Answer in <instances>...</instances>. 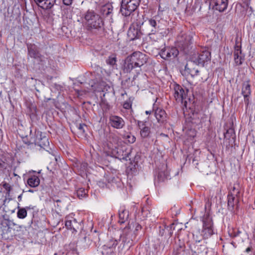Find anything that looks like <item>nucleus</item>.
I'll use <instances>...</instances> for the list:
<instances>
[{
  "label": "nucleus",
  "mask_w": 255,
  "mask_h": 255,
  "mask_svg": "<svg viewBox=\"0 0 255 255\" xmlns=\"http://www.w3.org/2000/svg\"><path fill=\"white\" fill-rule=\"evenodd\" d=\"M84 18L87 30L94 33L104 31V21L100 16L94 10H88L85 13Z\"/></svg>",
  "instance_id": "obj_1"
},
{
  "label": "nucleus",
  "mask_w": 255,
  "mask_h": 255,
  "mask_svg": "<svg viewBox=\"0 0 255 255\" xmlns=\"http://www.w3.org/2000/svg\"><path fill=\"white\" fill-rule=\"evenodd\" d=\"M148 56L145 54L136 51L128 56L125 60L124 70L130 73L136 67H140L147 61Z\"/></svg>",
  "instance_id": "obj_2"
},
{
  "label": "nucleus",
  "mask_w": 255,
  "mask_h": 255,
  "mask_svg": "<svg viewBox=\"0 0 255 255\" xmlns=\"http://www.w3.org/2000/svg\"><path fill=\"white\" fill-rule=\"evenodd\" d=\"M159 16H154L145 19L140 26V30L144 34L148 35L155 34L160 29Z\"/></svg>",
  "instance_id": "obj_3"
},
{
  "label": "nucleus",
  "mask_w": 255,
  "mask_h": 255,
  "mask_svg": "<svg viewBox=\"0 0 255 255\" xmlns=\"http://www.w3.org/2000/svg\"><path fill=\"white\" fill-rule=\"evenodd\" d=\"M140 0H122L120 11L125 16H129L138 7Z\"/></svg>",
  "instance_id": "obj_4"
},
{
  "label": "nucleus",
  "mask_w": 255,
  "mask_h": 255,
  "mask_svg": "<svg viewBox=\"0 0 255 255\" xmlns=\"http://www.w3.org/2000/svg\"><path fill=\"white\" fill-rule=\"evenodd\" d=\"M30 143L34 144L35 146H37L40 147V149H43L48 151L49 142L48 138L42 135V133L40 131L35 132V137H31Z\"/></svg>",
  "instance_id": "obj_5"
},
{
  "label": "nucleus",
  "mask_w": 255,
  "mask_h": 255,
  "mask_svg": "<svg viewBox=\"0 0 255 255\" xmlns=\"http://www.w3.org/2000/svg\"><path fill=\"white\" fill-rule=\"evenodd\" d=\"M202 221L203 225L201 235L203 239H208L214 234L212 220L209 214H206L204 216Z\"/></svg>",
  "instance_id": "obj_6"
},
{
  "label": "nucleus",
  "mask_w": 255,
  "mask_h": 255,
  "mask_svg": "<svg viewBox=\"0 0 255 255\" xmlns=\"http://www.w3.org/2000/svg\"><path fill=\"white\" fill-rule=\"evenodd\" d=\"M115 148L113 149V153L115 154L116 158L120 160H127L128 158L130 155L131 149L128 148L125 146H115Z\"/></svg>",
  "instance_id": "obj_7"
},
{
  "label": "nucleus",
  "mask_w": 255,
  "mask_h": 255,
  "mask_svg": "<svg viewBox=\"0 0 255 255\" xmlns=\"http://www.w3.org/2000/svg\"><path fill=\"white\" fill-rule=\"evenodd\" d=\"M179 54L178 50L175 47H165L160 52V55L165 60H171L175 58Z\"/></svg>",
  "instance_id": "obj_8"
},
{
  "label": "nucleus",
  "mask_w": 255,
  "mask_h": 255,
  "mask_svg": "<svg viewBox=\"0 0 255 255\" xmlns=\"http://www.w3.org/2000/svg\"><path fill=\"white\" fill-rule=\"evenodd\" d=\"M211 60V53L208 50H203L197 55L192 57V60L198 65H203L206 62Z\"/></svg>",
  "instance_id": "obj_9"
},
{
  "label": "nucleus",
  "mask_w": 255,
  "mask_h": 255,
  "mask_svg": "<svg viewBox=\"0 0 255 255\" xmlns=\"http://www.w3.org/2000/svg\"><path fill=\"white\" fill-rule=\"evenodd\" d=\"M192 43V37L190 35L181 33L177 37V45L185 50Z\"/></svg>",
  "instance_id": "obj_10"
},
{
  "label": "nucleus",
  "mask_w": 255,
  "mask_h": 255,
  "mask_svg": "<svg viewBox=\"0 0 255 255\" xmlns=\"http://www.w3.org/2000/svg\"><path fill=\"white\" fill-rule=\"evenodd\" d=\"M242 94L244 96L245 104L247 106H248L251 94V85L249 80L243 82L242 88Z\"/></svg>",
  "instance_id": "obj_11"
},
{
  "label": "nucleus",
  "mask_w": 255,
  "mask_h": 255,
  "mask_svg": "<svg viewBox=\"0 0 255 255\" xmlns=\"http://www.w3.org/2000/svg\"><path fill=\"white\" fill-rule=\"evenodd\" d=\"M28 54L29 56L36 59L37 61L42 62L44 61V57L37 50L35 45L30 44L27 45Z\"/></svg>",
  "instance_id": "obj_12"
},
{
  "label": "nucleus",
  "mask_w": 255,
  "mask_h": 255,
  "mask_svg": "<svg viewBox=\"0 0 255 255\" xmlns=\"http://www.w3.org/2000/svg\"><path fill=\"white\" fill-rule=\"evenodd\" d=\"M109 121L111 126L117 129L122 128L125 124L124 120L117 116H111Z\"/></svg>",
  "instance_id": "obj_13"
},
{
  "label": "nucleus",
  "mask_w": 255,
  "mask_h": 255,
  "mask_svg": "<svg viewBox=\"0 0 255 255\" xmlns=\"http://www.w3.org/2000/svg\"><path fill=\"white\" fill-rule=\"evenodd\" d=\"M174 96L176 100L183 103L186 96V93L183 88L179 85H176L174 86Z\"/></svg>",
  "instance_id": "obj_14"
},
{
  "label": "nucleus",
  "mask_w": 255,
  "mask_h": 255,
  "mask_svg": "<svg viewBox=\"0 0 255 255\" xmlns=\"http://www.w3.org/2000/svg\"><path fill=\"white\" fill-rule=\"evenodd\" d=\"M136 237V234L135 233H133L128 228H125L124 230L123 233V242L129 244L131 241H133L135 240Z\"/></svg>",
  "instance_id": "obj_15"
},
{
  "label": "nucleus",
  "mask_w": 255,
  "mask_h": 255,
  "mask_svg": "<svg viewBox=\"0 0 255 255\" xmlns=\"http://www.w3.org/2000/svg\"><path fill=\"white\" fill-rule=\"evenodd\" d=\"M213 2L215 8L220 12H223L227 8L228 0H213Z\"/></svg>",
  "instance_id": "obj_16"
},
{
  "label": "nucleus",
  "mask_w": 255,
  "mask_h": 255,
  "mask_svg": "<svg viewBox=\"0 0 255 255\" xmlns=\"http://www.w3.org/2000/svg\"><path fill=\"white\" fill-rule=\"evenodd\" d=\"M141 34H144L142 31L137 28L130 27L128 32V35L130 40H133L135 39L139 38Z\"/></svg>",
  "instance_id": "obj_17"
},
{
  "label": "nucleus",
  "mask_w": 255,
  "mask_h": 255,
  "mask_svg": "<svg viewBox=\"0 0 255 255\" xmlns=\"http://www.w3.org/2000/svg\"><path fill=\"white\" fill-rule=\"evenodd\" d=\"M199 73V70L195 69L194 68H192L190 63H187L185 66L184 71L182 72V75L187 76L190 75L192 77H194L197 75Z\"/></svg>",
  "instance_id": "obj_18"
},
{
  "label": "nucleus",
  "mask_w": 255,
  "mask_h": 255,
  "mask_svg": "<svg viewBox=\"0 0 255 255\" xmlns=\"http://www.w3.org/2000/svg\"><path fill=\"white\" fill-rule=\"evenodd\" d=\"M56 0H40L37 5L44 9H49L54 5Z\"/></svg>",
  "instance_id": "obj_19"
},
{
  "label": "nucleus",
  "mask_w": 255,
  "mask_h": 255,
  "mask_svg": "<svg viewBox=\"0 0 255 255\" xmlns=\"http://www.w3.org/2000/svg\"><path fill=\"white\" fill-rule=\"evenodd\" d=\"M241 188L238 183H234L231 185L228 195L236 196L239 198L240 195Z\"/></svg>",
  "instance_id": "obj_20"
},
{
  "label": "nucleus",
  "mask_w": 255,
  "mask_h": 255,
  "mask_svg": "<svg viewBox=\"0 0 255 255\" xmlns=\"http://www.w3.org/2000/svg\"><path fill=\"white\" fill-rule=\"evenodd\" d=\"M77 222L75 219L72 217L70 218L69 217H66L65 225L67 229L73 230L74 231H76L75 227L77 226Z\"/></svg>",
  "instance_id": "obj_21"
},
{
  "label": "nucleus",
  "mask_w": 255,
  "mask_h": 255,
  "mask_svg": "<svg viewBox=\"0 0 255 255\" xmlns=\"http://www.w3.org/2000/svg\"><path fill=\"white\" fill-rule=\"evenodd\" d=\"M155 116L158 122L163 123L166 120V114L164 110L157 108L155 111Z\"/></svg>",
  "instance_id": "obj_22"
},
{
  "label": "nucleus",
  "mask_w": 255,
  "mask_h": 255,
  "mask_svg": "<svg viewBox=\"0 0 255 255\" xmlns=\"http://www.w3.org/2000/svg\"><path fill=\"white\" fill-rule=\"evenodd\" d=\"M239 198L228 195V208L229 210L232 211L235 205L239 202Z\"/></svg>",
  "instance_id": "obj_23"
},
{
  "label": "nucleus",
  "mask_w": 255,
  "mask_h": 255,
  "mask_svg": "<svg viewBox=\"0 0 255 255\" xmlns=\"http://www.w3.org/2000/svg\"><path fill=\"white\" fill-rule=\"evenodd\" d=\"M9 164L5 159L0 158V177H3L8 171Z\"/></svg>",
  "instance_id": "obj_24"
},
{
  "label": "nucleus",
  "mask_w": 255,
  "mask_h": 255,
  "mask_svg": "<svg viewBox=\"0 0 255 255\" xmlns=\"http://www.w3.org/2000/svg\"><path fill=\"white\" fill-rule=\"evenodd\" d=\"M129 216L128 211L126 209H122L119 212V223L123 224L128 219Z\"/></svg>",
  "instance_id": "obj_25"
},
{
  "label": "nucleus",
  "mask_w": 255,
  "mask_h": 255,
  "mask_svg": "<svg viewBox=\"0 0 255 255\" xmlns=\"http://www.w3.org/2000/svg\"><path fill=\"white\" fill-rule=\"evenodd\" d=\"M27 182L30 187H35L39 185L40 180L37 176L34 175L29 178Z\"/></svg>",
  "instance_id": "obj_26"
},
{
  "label": "nucleus",
  "mask_w": 255,
  "mask_h": 255,
  "mask_svg": "<svg viewBox=\"0 0 255 255\" xmlns=\"http://www.w3.org/2000/svg\"><path fill=\"white\" fill-rule=\"evenodd\" d=\"M113 11V7L110 4H106L102 7L101 12L104 16L110 15Z\"/></svg>",
  "instance_id": "obj_27"
},
{
  "label": "nucleus",
  "mask_w": 255,
  "mask_h": 255,
  "mask_svg": "<svg viewBox=\"0 0 255 255\" xmlns=\"http://www.w3.org/2000/svg\"><path fill=\"white\" fill-rule=\"evenodd\" d=\"M140 135L142 138H147L150 137V128L149 127L144 126L140 129Z\"/></svg>",
  "instance_id": "obj_28"
},
{
  "label": "nucleus",
  "mask_w": 255,
  "mask_h": 255,
  "mask_svg": "<svg viewBox=\"0 0 255 255\" xmlns=\"http://www.w3.org/2000/svg\"><path fill=\"white\" fill-rule=\"evenodd\" d=\"M229 235L232 238L239 237L241 234H243L242 231L238 229H233L229 232Z\"/></svg>",
  "instance_id": "obj_29"
},
{
  "label": "nucleus",
  "mask_w": 255,
  "mask_h": 255,
  "mask_svg": "<svg viewBox=\"0 0 255 255\" xmlns=\"http://www.w3.org/2000/svg\"><path fill=\"white\" fill-rule=\"evenodd\" d=\"M234 56V58H236V59H238V57H244L242 55L241 46L237 45H236L235 46Z\"/></svg>",
  "instance_id": "obj_30"
},
{
  "label": "nucleus",
  "mask_w": 255,
  "mask_h": 255,
  "mask_svg": "<svg viewBox=\"0 0 255 255\" xmlns=\"http://www.w3.org/2000/svg\"><path fill=\"white\" fill-rule=\"evenodd\" d=\"M117 59L115 56L112 55L108 57V58L106 60V63L107 64L114 66L116 65Z\"/></svg>",
  "instance_id": "obj_31"
},
{
  "label": "nucleus",
  "mask_w": 255,
  "mask_h": 255,
  "mask_svg": "<svg viewBox=\"0 0 255 255\" xmlns=\"http://www.w3.org/2000/svg\"><path fill=\"white\" fill-rule=\"evenodd\" d=\"M123 137L130 143L134 142L136 139L135 137L131 134H126L123 135Z\"/></svg>",
  "instance_id": "obj_32"
},
{
  "label": "nucleus",
  "mask_w": 255,
  "mask_h": 255,
  "mask_svg": "<svg viewBox=\"0 0 255 255\" xmlns=\"http://www.w3.org/2000/svg\"><path fill=\"white\" fill-rule=\"evenodd\" d=\"M17 215L18 218L20 219H24L26 217L27 215V211L26 210V208H20L19 209Z\"/></svg>",
  "instance_id": "obj_33"
},
{
  "label": "nucleus",
  "mask_w": 255,
  "mask_h": 255,
  "mask_svg": "<svg viewBox=\"0 0 255 255\" xmlns=\"http://www.w3.org/2000/svg\"><path fill=\"white\" fill-rule=\"evenodd\" d=\"M77 196L79 198L84 197L86 195V192L85 189L83 188H79L77 191Z\"/></svg>",
  "instance_id": "obj_34"
},
{
  "label": "nucleus",
  "mask_w": 255,
  "mask_h": 255,
  "mask_svg": "<svg viewBox=\"0 0 255 255\" xmlns=\"http://www.w3.org/2000/svg\"><path fill=\"white\" fill-rule=\"evenodd\" d=\"M30 114L35 115L36 114L37 109L34 104H31L29 107Z\"/></svg>",
  "instance_id": "obj_35"
},
{
  "label": "nucleus",
  "mask_w": 255,
  "mask_h": 255,
  "mask_svg": "<svg viewBox=\"0 0 255 255\" xmlns=\"http://www.w3.org/2000/svg\"><path fill=\"white\" fill-rule=\"evenodd\" d=\"M243 60H244V57H238V59H236V58H234L235 62L236 63V65H241L243 63Z\"/></svg>",
  "instance_id": "obj_36"
},
{
  "label": "nucleus",
  "mask_w": 255,
  "mask_h": 255,
  "mask_svg": "<svg viewBox=\"0 0 255 255\" xmlns=\"http://www.w3.org/2000/svg\"><path fill=\"white\" fill-rule=\"evenodd\" d=\"M118 244V243L117 240H111L108 246L110 248H115L117 246Z\"/></svg>",
  "instance_id": "obj_37"
},
{
  "label": "nucleus",
  "mask_w": 255,
  "mask_h": 255,
  "mask_svg": "<svg viewBox=\"0 0 255 255\" xmlns=\"http://www.w3.org/2000/svg\"><path fill=\"white\" fill-rule=\"evenodd\" d=\"M54 201L56 202V204H55V207H57L59 210H61V207H62V205H61V200H54Z\"/></svg>",
  "instance_id": "obj_38"
},
{
  "label": "nucleus",
  "mask_w": 255,
  "mask_h": 255,
  "mask_svg": "<svg viewBox=\"0 0 255 255\" xmlns=\"http://www.w3.org/2000/svg\"><path fill=\"white\" fill-rule=\"evenodd\" d=\"M131 107V104L129 102L126 101L123 104V107L125 109H129Z\"/></svg>",
  "instance_id": "obj_39"
},
{
  "label": "nucleus",
  "mask_w": 255,
  "mask_h": 255,
  "mask_svg": "<svg viewBox=\"0 0 255 255\" xmlns=\"http://www.w3.org/2000/svg\"><path fill=\"white\" fill-rule=\"evenodd\" d=\"M164 174L162 172H160L158 173V178L159 179V181H163L164 180Z\"/></svg>",
  "instance_id": "obj_40"
},
{
  "label": "nucleus",
  "mask_w": 255,
  "mask_h": 255,
  "mask_svg": "<svg viewBox=\"0 0 255 255\" xmlns=\"http://www.w3.org/2000/svg\"><path fill=\"white\" fill-rule=\"evenodd\" d=\"M73 0H63V2L65 5H70L72 4Z\"/></svg>",
  "instance_id": "obj_41"
},
{
  "label": "nucleus",
  "mask_w": 255,
  "mask_h": 255,
  "mask_svg": "<svg viewBox=\"0 0 255 255\" xmlns=\"http://www.w3.org/2000/svg\"><path fill=\"white\" fill-rule=\"evenodd\" d=\"M112 139H113V142L115 144H118L119 140V138L118 136H117L116 135H114L112 137Z\"/></svg>",
  "instance_id": "obj_42"
},
{
  "label": "nucleus",
  "mask_w": 255,
  "mask_h": 255,
  "mask_svg": "<svg viewBox=\"0 0 255 255\" xmlns=\"http://www.w3.org/2000/svg\"><path fill=\"white\" fill-rule=\"evenodd\" d=\"M251 66L253 69H255V58L251 62Z\"/></svg>",
  "instance_id": "obj_43"
},
{
  "label": "nucleus",
  "mask_w": 255,
  "mask_h": 255,
  "mask_svg": "<svg viewBox=\"0 0 255 255\" xmlns=\"http://www.w3.org/2000/svg\"><path fill=\"white\" fill-rule=\"evenodd\" d=\"M141 226L139 225V224H137L136 226V227H135V231H137L139 230H141Z\"/></svg>",
  "instance_id": "obj_44"
},
{
  "label": "nucleus",
  "mask_w": 255,
  "mask_h": 255,
  "mask_svg": "<svg viewBox=\"0 0 255 255\" xmlns=\"http://www.w3.org/2000/svg\"><path fill=\"white\" fill-rule=\"evenodd\" d=\"M83 126H84V125H81V124H80V125H79V129L80 130H82V131H83V132H84V129H83Z\"/></svg>",
  "instance_id": "obj_45"
},
{
  "label": "nucleus",
  "mask_w": 255,
  "mask_h": 255,
  "mask_svg": "<svg viewBox=\"0 0 255 255\" xmlns=\"http://www.w3.org/2000/svg\"><path fill=\"white\" fill-rule=\"evenodd\" d=\"M22 194H21L20 195H19L18 196V200L19 201H20L21 200V198H22Z\"/></svg>",
  "instance_id": "obj_46"
},
{
  "label": "nucleus",
  "mask_w": 255,
  "mask_h": 255,
  "mask_svg": "<svg viewBox=\"0 0 255 255\" xmlns=\"http://www.w3.org/2000/svg\"><path fill=\"white\" fill-rule=\"evenodd\" d=\"M151 113V111H145V114L146 115H149V114H150Z\"/></svg>",
  "instance_id": "obj_47"
},
{
  "label": "nucleus",
  "mask_w": 255,
  "mask_h": 255,
  "mask_svg": "<svg viewBox=\"0 0 255 255\" xmlns=\"http://www.w3.org/2000/svg\"><path fill=\"white\" fill-rule=\"evenodd\" d=\"M251 248L249 247V248H247L246 251V252L248 253L251 251Z\"/></svg>",
  "instance_id": "obj_48"
},
{
  "label": "nucleus",
  "mask_w": 255,
  "mask_h": 255,
  "mask_svg": "<svg viewBox=\"0 0 255 255\" xmlns=\"http://www.w3.org/2000/svg\"><path fill=\"white\" fill-rule=\"evenodd\" d=\"M25 208H26V209H33V207H31L30 206H29V207H26Z\"/></svg>",
  "instance_id": "obj_49"
},
{
  "label": "nucleus",
  "mask_w": 255,
  "mask_h": 255,
  "mask_svg": "<svg viewBox=\"0 0 255 255\" xmlns=\"http://www.w3.org/2000/svg\"><path fill=\"white\" fill-rule=\"evenodd\" d=\"M40 0H34L35 2L36 3V4H37V3H38V2L40 1Z\"/></svg>",
  "instance_id": "obj_50"
},
{
  "label": "nucleus",
  "mask_w": 255,
  "mask_h": 255,
  "mask_svg": "<svg viewBox=\"0 0 255 255\" xmlns=\"http://www.w3.org/2000/svg\"><path fill=\"white\" fill-rule=\"evenodd\" d=\"M250 10L252 12L253 11V8L252 7H250Z\"/></svg>",
  "instance_id": "obj_51"
},
{
  "label": "nucleus",
  "mask_w": 255,
  "mask_h": 255,
  "mask_svg": "<svg viewBox=\"0 0 255 255\" xmlns=\"http://www.w3.org/2000/svg\"><path fill=\"white\" fill-rule=\"evenodd\" d=\"M28 191H29V192H33V191H32V190H29Z\"/></svg>",
  "instance_id": "obj_52"
},
{
  "label": "nucleus",
  "mask_w": 255,
  "mask_h": 255,
  "mask_svg": "<svg viewBox=\"0 0 255 255\" xmlns=\"http://www.w3.org/2000/svg\"><path fill=\"white\" fill-rule=\"evenodd\" d=\"M5 186H6V184H4L3 185V186H4V187H5Z\"/></svg>",
  "instance_id": "obj_53"
}]
</instances>
